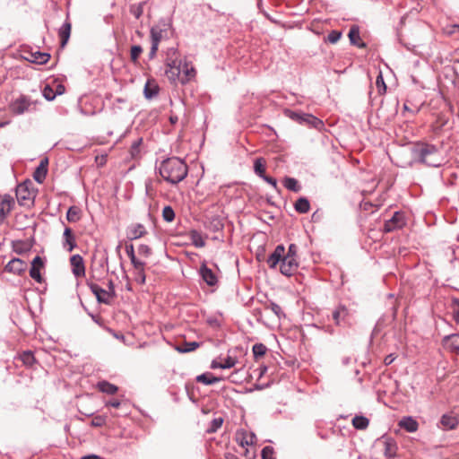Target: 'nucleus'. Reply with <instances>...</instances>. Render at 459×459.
<instances>
[{
  "label": "nucleus",
  "instance_id": "nucleus-1",
  "mask_svg": "<svg viewBox=\"0 0 459 459\" xmlns=\"http://www.w3.org/2000/svg\"><path fill=\"white\" fill-rule=\"evenodd\" d=\"M187 165L176 157L163 160L159 166L160 177L167 182L176 185L181 182L187 175Z\"/></svg>",
  "mask_w": 459,
  "mask_h": 459
},
{
  "label": "nucleus",
  "instance_id": "nucleus-2",
  "mask_svg": "<svg viewBox=\"0 0 459 459\" xmlns=\"http://www.w3.org/2000/svg\"><path fill=\"white\" fill-rule=\"evenodd\" d=\"M267 264L271 269H276L280 265V272L286 276L293 275L299 268V258L285 255L283 245H278L269 255Z\"/></svg>",
  "mask_w": 459,
  "mask_h": 459
},
{
  "label": "nucleus",
  "instance_id": "nucleus-3",
  "mask_svg": "<svg viewBox=\"0 0 459 459\" xmlns=\"http://www.w3.org/2000/svg\"><path fill=\"white\" fill-rule=\"evenodd\" d=\"M165 74L171 82H176L180 77L181 60L179 54L174 48H169L165 59Z\"/></svg>",
  "mask_w": 459,
  "mask_h": 459
},
{
  "label": "nucleus",
  "instance_id": "nucleus-4",
  "mask_svg": "<svg viewBox=\"0 0 459 459\" xmlns=\"http://www.w3.org/2000/svg\"><path fill=\"white\" fill-rule=\"evenodd\" d=\"M437 152V148L434 145L427 143H418L412 150L414 159L429 166L438 165L434 159Z\"/></svg>",
  "mask_w": 459,
  "mask_h": 459
},
{
  "label": "nucleus",
  "instance_id": "nucleus-5",
  "mask_svg": "<svg viewBox=\"0 0 459 459\" xmlns=\"http://www.w3.org/2000/svg\"><path fill=\"white\" fill-rule=\"evenodd\" d=\"M108 289L105 290L95 283H91L90 285V289L96 296L98 301L104 304H110L116 297L114 283L112 281H108Z\"/></svg>",
  "mask_w": 459,
  "mask_h": 459
},
{
  "label": "nucleus",
  "instance_id": "nucleus-6",
  "mask_svg": "<svg viewBox=\"0 0 459 459\" xmlns=\"http://www.w3.org/2000/svg\"><path fill=\"white\" fill-rule=\"evenodd\" d=\"M34 105H36V102L32 101L30 97L20 95L10 102L8 109L13 115H22L26 111H30L31 106Z\"/></svg>",
  "mask_w": 459,
  "mask_h": 459
},
{
  "label": "nucleus",
  "instance_id": "nucleus-7",
  "mask_svg": "<svg viewBox=\"0 0 459 459\" xmlns=\"http://www.w3.org/2000/svg\"><path fill=\"white\" fill-rule=\"evenodd\" d=\"M31 182H24L18 185L16 188V198L21 205H30L36 196Z\"/></svg>",
  "mask_w": 459,
  "mask_h": 459
},
{
  "label": "nucleus",
  "instance_id": "nucleus-8",
  "mask_svg": "<svg viewBox=\"0 0 459 459\" xmlns=\"http://www.w3.org/2000/svg\"><path fill=\"white\" fill-rule=\"evenodd\" d=\"M286 113L290 118L299 122V124L308 125L315 128H317L320 126H322V121L317 117H314L313 115L298 113L290 110H288Z\"/></svg>",
  "mask_w": 459,
  "mask_h": 459
},
{
  "label": "nucleus",
  "instance_id": "nucleus-9",
  "mask_svg": "<svg viewBox=\"0 0 459 459\" xmlns=\"http://www.w3.org/2000/svg\"><path fill=\"white\" fill-rule=\"evenodd\" d=\"M405 224L404 216L401 212H394V216L386 221L384 225V230L385 232H391L398 229H402Z\"/></svg>",
  "mask_w": 459,
  "mask_h": 459
},
{
  "label": "nucleus",
  "instance_id": "nucleus-10",
  "mask_svg": "<svg viewBox=\"0 0 459 459\" xmlns=\"http://www.w3.org/2000/svg\"><path fill=\"white\" fill-rule=\"evenodd\" d=\"M72 272L76 277L85 276V265L83 258L80 255H74L70 258Z\"/></svg>",
  "mask_w": 459,
  "mask_h": 459
},
{
  "label": "nucleus",
  "instance_id": "nucleus-11",
  "mask_svg": "<svg viewBox=\"0 0 459 459\" xmlns=\"http://www.w3.org/2000/svg\"><path fill=\"white\" fill-rule=\"evenodd\" d=\"M384 446V455L387 458H393L396 455V442L389 437H382L379 440Z\"/></svg>",
  "mask_w": 459,
  "mask_h": 459
},
{
  "label": "nucleus",
  "instance_id": "nucleus-12",
  "mask_svg": "<svg viewBox=\"0 0 459 459\" xmlns=\"http://www.w3.org/2000/svg\"><path fill=\"white\" fill-rule=\"evenodd\" d=\"M44 267L43 260L40 256L37 255L31 262V267L30 270V276L37 282L42 281V276L40 270Z\"/></svg>",
  "mask_w": 459,
  "mask_h": 459
},
{
  "label": "nucleus",
  "instance_id": "nucleus-13",
  "mask_svg": "<svg viewBox=\"0 0 459 459\" xmlns=\"http://www.w3.org/2000/svg\"><path fill=\"white\" fill-rule=\"evenodd\" d=\"M27 264L20 258L12 259L4 267V270L15 274H22L26 271Z\"/></svg>",
  "mask_w": 459,
  "mask_h": 459
},
{
  "label": "nucleus",
  "instance_id": "nucleus-14",
  "mask_svg": "<svg viewBox=\"0 0 459 459\" xmlns=\"http://www.w3.org/2000/svg\"><path fill=\"white\" fill-rule=\"evenodd\" d=\"M48 160L44 158L40 160L39 165L37 167L33 173V178L38 183L41 184L44 182L48 174Z\"/></svg>",
  "mask_w": 459,
  "mask_h": 459
},
{
  "label": "nucleus",
  "instance_id": "nucleus-15",
  "mask_svg": "<svg viewBox=\"0 0 459 459\" xmlns=\"http://www.w3.org/2000/svg\"><path fill=\"white\" fill-rule=\"evenodd\" d=\"M196 75V71L193 65L185 63L183 69L180 68V77L178 79L182 84H186L194 79Z\"/></svg>",
  "mask_w": 459,
  "mask_h": 459
},
{
  "label": "nucleus",
  "instance_id": "nucleus-16",
  "mask_svg": "<svg viewBox=\"0 0 459 459\" xmlns=\"http://www.w3.org/2000/svg\"><path fill=\"white\" fill-rule=\"evenodd\" d=\"M72 30V23L68 20V17L66 18L64 24L61 26V28L58 30V36L60 39V46L61 48H65L67 44Z\"/></svg>",
  "mask_w": 459,
  "mask_h": 459
},
{
  "label": "nucleus",
  "instance_id": "nucleus-17",
  "mask_svg": "<svg viewBox=\"0 0 459 459\" xmlns=\"http://www.w3.org/2000/svg\"><path fill=\"white\" fill-rule=\"evenodd\" d=\"M24 58L31 63L44 65L49 60L50 55L45 52L30 51L27 53Z\"/></svg>",
  "mask_w": 459,
  "mask_h": 459
},
{
  "label": "nucleus",
  "instance_id": "nucleus-18",
  "mask_svg": "<svg viewBox=\"0 0 459 459\" xmlns=\"http://www.w3.org/2000/svg\"><path fill=\"white\" fill-rule=\"evenodd\" d=\"M237 441L243 447L253 446L256 442V437L254 433L242 430L237 433Z\"/></svg>",
  "mask_w": 459,
  "mask_h": 459
},
{
  "label": "nucleus",
  "instance_id": "nucleus-19",
  "mask_svg": "<svg viewBox=\"0 0 459 459\" xmlns=\"http://www.w3.org/2000/svg\"><path fill=\"white\" fill-rule=\"evenodd\" d=\"M147 233L145 227L143 224H132L127 229V237L131 239H136L145 236Z\"/></svg>",
  "mask_w": 459,
  "mask_h": 459
},
{
  "label": "nucleus",
  "instance_id": "nucleus-20",
  "mask_svg": "<svg viewBox=\"0 0 459 459\" xmlns=\"http://www.w3.org/2000/svg\"><path fill=\"white\" fill-rule=\"evenodd\" d=\"M200 273L203 280L209 285L214 286L217 283V276L204 264L200 268Z\"/></svg>",
  "mask_w": 459,
  "mask_h": 459
},
{
  "label": "nucleus",
  "instance_id": "nucleus-21",
  "mask_svg": "<svg viewBox=\"0 0 459 459\" xmlns=\"http://www.w3.org/2000/svg\"><path fill=\"white\" fill-rule=\"evenodd\" d=\"M63 236L65 239L64 247L68 252H72L76 247L75 237L73 230L69 227H66Z\"/></svg>",
  "mask_w": 459,
  "mask_h": 459
},
{
  "label": "nucleus",
  "instance_id": "nucleus-22",
  "mask_svg": "<svg viewBox=\"0 0 459 459\" xmlns=\"http://www.w3.org/2000/svg\"><path fill=\"white\" fill-rule=\"evenodd\" d=\"M350 316L349 310L345 306H339L333 312V319L334 320L336 325H341L342 322H346Z\"/></svg>",
  "mask_w": 459,
  "mask_h": 459
},
{
  "label": "nucleus",
  "instance_id": "nucleus-23",
  "mask_svg": "<svg viewBox=\"0 0 459 459\" xmlns=\"http://www.w3.org/2000/svg\"><path fill=\"white\" fill-rule=\"evenodd\" d=\"M238 362L236 358L228 356L223 361L213 360L211 364L212 368H231Z\"/></svg>",
  "mask_w": 459,
  "mask_h": 459
},
{
  "label": "nucleus",
  "instance_id": "nucleus-24",
  "mask_svg": "<svg viewBox=\"0 0 459 459\" xmlns=\"http://www.w3.org/2000/svg\"><path fill=\"white\" fill-rule=\"evenodd\" d=\"M13 203L10 199H3L0 202V224L4 221L5 217L13 209Z\"/></svg>",
  "mask_w": 459,
  "mask_h": 459
},
{
  "label": "nucleus",
  "instance_id": "nucleus-25",
  "mask_svg": "<svg viewBox=\"0 0 459 459\" xmlns=\"http://www.w3.org/2000/svg\"><path fill=\"white\" fill-rule=\"evenodd\" d=\"M348 36L352 45L358 46L359 48L366 47V44L361 42L359 30L357 27H351Z\"/></svg>",
  "mask_w": 459,
  "mask_h": 459
},
{
  "label": "nucleus",
  "instance_id": "nucleus-26",
  "mask_svg": "<svg viewBox=\"0 0 459 459\" xmlns=\"http://www.w3.org/2000/svg\"><path fill=\"white\" fill-rule=\"evenodd\" d=\"M399 426L409 432H415L418 429V422L411 417L403 418Z\"/></svg>",
  "mask_w": 459,
  "mask_h": 459
},
{
  "label": "nucleus",
  "instance_id": "nucleus-27",
  "mask_svg": "<svg viewBox=\"0 0 459 459\" xmlns=\"http://www.w3.org/2000/svg\"><path fill=\"white\" fill-rule=\"evenodd\" d=\"M98 389L108 394H114L117 392L118 387L108 381H100L97 385Z\"/></svg>",
  "mask_w": 459,
  "mask_h": 459
},
{
  "label": "nucleus",
  "instance_id": "nucleus-28",
  "mask_svg": "<svg viewBox=\"0 0 459 459\" xmlns=\"http://www.w3.org/2000/svg\"><path fill=\"white\" fill-rule=\"evenodd\" d=\"M159 91V87L154 80H148L144 86V95L146 98L151 99L155 96Z\"/></svg>",
  "mask_w": 459,
  "mask_h": 459
},
{
  "label": "nucleus",
  "instance_id": "nucleus-29",
  "mask_svg": "<svg viewBox=\"0 0 459 459\" xmlns=\"http://www.w3.org/2000/svg\"><path fill=\"white\" fill-rule=\"evenodd\" d=\"M188 236H189V238H190L192 244L195 247H204L205 246V241H204L203 236L197 230L189 231Z\"/></svg>",
  "mask_w": 459,
  "mask_h": 459
},
{
  "label": "nucleus",
  "instance_id": "nucleus-30",
  "mask_svg": "<svg viewBox=\"0 0 459 459\" xmlns=\"http://www.w3.org/2000/svg\"><path fill=\"white\" fill-rule=\"evenodd\" d=\"M440 423L444 429H453L457 426L458 420L453 415H443Z\"/></svg>",
  "mask_w": 459,
  "mask_h": 459
},
{
  "label": "nucleus",
  "instance_id": "nucleus-31",
  "mask_svg": "<svg viewBox=\"0 0 459 459\" xmlns=\"http://www.w3.org/2000/svg\"><path fill=\"white\" fill-rule=\"evenodd\" d=\"M19 359L22 362L24 366L29 368H31L36 362V359L33 353L30 351H26L21 353L19 355Z\"/></svg>",
  "mask_w": 459,
  "mask_h": 459
},
{
  "label": "nucleus",
  "instance_id": "nucleus-32",
  "mask_svg": "<svg viewBox=\"0 0 459 459\" xmlns=\"http://www.w3.org/2000/svg\"><path fill=\"white\" fill-rule=\"evenodd\" d=\"M294 208L299 213H307L310 209V204L307 198L300 197L296 201Z\"/></svg>",
  "mask_w": 459,
  "mask_h": 459
},
{
  "label": "nucleus",
  "instance_id": "nucleus-33",
  "mask_svg": "<svg viewBox=\"0 0 459 459\" xmlns=\"http://www.w3.org/2000/svg\"><path fill=\"white\" fill-rule=\"evenodd\" d=\"M164 33H166V31L161 30L160 28L152 27L151 30L152 44L159 47V44L162 39Z\"/></svg>",
  "mask_w": 459,
  "mask_h": 459
},
{
  "label": "nucleus",
  "instance_id": "nucleus-34",
  "mask_svg": "<svg viewBox=\"0 0 459 459\" xmlns=\"http://www.w3.org/2000/svg\"><path fill=\"white\" fill-rule=\"evenodd\" d=\"M66 219L69 222H76L81 219V209L77 206H71L66 213Z\"/></svg>",
  "mask_w": 459,
  "mask_h": 459
},
{
  "label": "nucleus",
  "instance_id": "nucleus-35",
  "mask_svg": "<svg viewBox=\"0 0 459 459\" xmlns=\"http://www.w3.org/2000/svg\"><path fill=\"white\" fill-rule=\"evenodd\" d=\"M369 420L364 416H355L352 419V426L357 429H366L368 427Z\"/></svg>",
  "mask_w": 459,
  "mask_h": 459
},
{
  "label": "nucleus",
  "instance_id": "nucleus-36",
  "mask_svg": "<svg viewBox=\"0 0 459 459\" xmlns=\"http://www.w3.org/2000/svg\"><path fill=\"white\" fill-rule=\"evenodd\" d=\"M266 161L264 158H257L255 160L254 169L256 175L263 178L265 175Z\"/></svg>",
  "mask_w": 459,
  "mask_h": 459
},
{
  "label": "nucleus",
  "instance_id": "nucleus-37",
  "mask_svg": "<svg viewBox=\"0 0 459 459\" xmlns=\"http://www.w3.org/2000/svg\"><path fill=\"white\" fill-rule=\"evenodd\" d=\"M200 347V343L196 342H185L177 347L179 352H190Z\"/></svg>",
  "mask_w": 459,
  "mask_h": 459
},
{
  "label": "nucleus",
  "instance_id": "nucleus-38",
  "mask_svg": "<svg viewBox=\"0 0 459 459\" xmlns=\"http://www.w3.org/2000/svg\"><path fill=\"white\" fill-rule=\"evenodd\" d=\"M143 53V48L141 46L135 45L132 46L130 49V60L131 62L137 65H139V56Z\"/></svg>",
  "mask_w": 459,
  "mask_h": 459
},
{
  "label": "nucleus",
  "instance_id": "nucleus-39",
  "mask_svg": "<svg viewBox=\"0 0 459 459\" xmlns=\"http://www.w3.org/2000/svg\"><path fill=\"white\" fill-rule=\"evenodd\" d=\"M197 382L205 385H212L221 380V378L213 377L212 374H202L196 377Z\"/></svg>",
  "mask_w": 459,
  "mask_h": 459
},
{
  "label": "nucleus",
  "instance_id": "nucleus-40",
  "mask_svg": "<svg viewBox=\"0 0 459 459\" xmlns=\"http://www.w3.org/2000/svg\"><path fill=\"white\" fill-rule=\"evenodd\" d=\"M144 266V262L136 263V264L134 265V270L136 272V281H138L142 284L145 282Z\"/></svg>",
  "mask_w": 459,
  "mask_h": 459
},
{
  "label": "nucleus",
  "instance_id": "nucleus-41",
  "mask_svg": "<svg viewBox=\"0 0 459 459\" xmlns=\"http://www.w3.org/2000/svg\"><path fill=\"white\" fill-rule=\"evenodd\" d=\"M284 186L293 192H299L300 190V186L299 182L293 178H286L283 181Z\"/></svg>",
  "mask_w": 459,
  "mask_h": 459
},
{
  "label": "nucleus",
  "instance_id": "nucleus-42",
  "mask_svg": "<svg viewBox=\"0 0 459 459\" xmlns=\"http://www.w3.org/2000/svg\"><path fill=\"white\" fill-rule=\"evenodd\" d=\"M267 351V348L263 343H255L253 346V353L255 359L262 358Z\"/></svg>",
  "mask_w": 459,
  "mask_h": 459
},
{
  "label": "nucleus",
  "instance_id": "nucleus-43",
  "mask_svg": "<svg viewBox=\"0 0 459 459\" xmlns=\"http://www.w3.org/2000/svg\"><path fill=\"white\" fill-rule=\"evenodd\" d=\"M376 86L380 95H383L386 92V85L381 72H379L378 75L377 76Z\"/></svg>",
  "mask_w": 459,
  "mask_h": 459
},
{
  "label": "nucleus",
  "instance_id": "nucleus-44",
  "mask_svg": "<svg viewBox=\"0 0 459 459\" xmlns=\"http://www.w3.org/2000/svg\"><path fill=\"white\" fill-rule=\"evenodd\" d=\"M222 423H223V419L221 417L213 419L210 423V427L208 428L207 432L208 433L216 432L222 426Z\"/></svg>",
  "mask_w": 459,
  "mask_h": 459
},
{
  "label": "nucleus",
  "instance_id": "nucleus-45",
  "mask_svg": "<svg viewBox=\"0 0 459 459\" xmlns=\"http://www.w3.org/2000/svg\"><path fill=\"white\" fill-rule=\"evenodd\" d=\"M162 218L168 222H171L175 219V212L170 206H165L163 208Z\"/></svg>",
  "mask_w": 459,
  "mask_h": 459
},
{
  "label": "nucleus",
  "instance_id": "nucleus-46",
  "mask_svg": "<svg viewBox=\"0 0 459 459\" xmlns=\"http://www.w3.org/2000/svg\"><path fill=\"white\" fill-rule=\"evenodd\" d=\"M451 309L455 321L459 324V299H453Z\"/></svg>",
  "mask_w": 459,
  "mask_h": 459
},
{
  "label": "nucleus",
  "instance_id": "nucleus-47",
  "mask_svg": "<svg viewBox=\"0 0 459 459\" xmlns=\"http://www.w3.org/2000/svg\"><path fill=\"white\" fill-rule=\"evenodd\" d=\"M262 459H275L274 451L272 446H264L261 453Z\"/></svg>",
  "mask_w": 459,
  "mask_h": 459
},
{
  "label": "nucleus",
  "instance_id": "nucleus-48",
  "mask_svg": "<svg viewBox=\"0 0 459 459\" xmlns=\"http://www.w3.org/2000/svg\"><path fill=\"white\" fill-rule=\"evenodd\" d=\"M342 37V33L338 30H332L327 38H326V41H328L329 43L331 44H335L339 41V39H341Z\"/></svg>",
  "mask_w": 459,
  "mask_h": 459
},
{
  "label": "nucleus",
  "instance_id": "nucleus-49",
  "mask_svg": "<svg viewBox=\"0 0 459 459\" xmlns=\"http://www.w3.org/2000/svg\"><path fill=\"white\" fill-rule=\"evenodd\" d=\"M56 93L49 85H46L43 89V96L48 100H53Z\"/></svg>",
  "mask_w": 459,
  "mask_h": 459
},
{
  "label": "nucleus",
  "instance_id": "nucleus-50",
  "mask_svg": "<svg viewBox=\"0 0 459 459\" xmlns=\"http://www.w3.org/2000/svg\"><path fill=\"white\" fill-rule=\"evenodd\" d=\"M126 254L128 255V257L130 258L131 260V263L133 264V265H135L136 263H141L142 261L138 260L134 255V246L133 245H130V246H126Z\"/></svg>",
  "mask_w": 459,
  "mask_h": 459
},
{
  "label": "nucleus",
  "instance_id": "nucleus-51",
  "mask_svg": "<svg viewBox=\"0 0 459 459\" xmlns=\"http://www.w3.org/2000/svg\"><path fill=\"white\" fill-rule=\"evenodd\" d=\"M13 250L17 254H22L29 250V247L22 241L13 244Z\"/></svg>",
  "mask_w": 459,
  "mask_h": 459
},
{
  "label": "nucleus",
  "instance_id": "nucleus-52",
  "mask_svg": "<svg viewBox=\"0 0 459 459\" xmlns=\"http://www.w3.org/2000/svg\"><path fill=\"white\" fill-rule=\"evenodd\" d=\"M138 253H139L140 255H142L143 257H149L151 255V254H152V249L147 245H141L138 247Z\"/></svg>",
  "mask_w": 459,
  "mask_h": 459
},
{
  "label": "nucleus",
  "instance_id": "nucleus-53",
  "mask_svg": "<svg viewBox=\"0 0 459 459\" xmlns=\"http://www.w3.org/2000/svg\"><path fill=\"white\" fill-rule=\"evenodd\" d=\"M445 344L450 349L452 352H458L459 351V345L455 344L452 342V337L448 336L445 339Z\"/></svg>",
  "mask_w": 459,
  "mask_h": 459
},
{
  "label": "nucleus",
  "instance_id": "nucleus-54",
  "mask_svg": "<svg viewBox=\"0 0 459 459\" xmlns=\"http://www.w3.org/2000/svg\"><path fill=\"white\" fill-rule=\"evenodd\" d=\"M106 418L104 416L99 415L95 416L91 420V426L93 427H101L105 425Z\"/></svg>",
  "mask_w": 459,
  "mask_h": 459
},
{
  "label": "nucleus",
  "instance_id": "nucleus-55",
  "mask_svg": "<svg viewBox=\"0 0 459 459\" xmlns=\"http://www.w3.org/2000/svg\"><path fill=\"white\" fill-rule=\"evenodd\" d=\"M298 246L296 244H290L288 248V252H285V255L291 257H298Z\"/></svg>",
  "mask_w": 459,
  "mask_h": 459
},
{
  "label": "nucleus",
  "instance_id": "nucleus-56",
  "mask_svg": "<svg viewBox=\"0 0 459 459\" xmlns=\"http://www.w3.org/2000/svg\"><path fill=\"white\" fill-rule=\"evenodd\" d=\"M262 178L269 183L274 189H278L277 180L274 178L264 175Z\"/></svg>",
  "mask_w": 459,
  "mask_h": 459
},
{
  "label": "nucleus",
  "instance_id": "nucleus-57",
  "mask_svg": "<svg viewBox=\"0 0 459 459\" xmlns=\"http://www.w3.org/2000/svg\"><path fill=\"white\" fill-rule=\"evenodd\" d=\"M269 307L271 308V310L278 316H280L281 313V307L275 304V303H271L269 305Z\"/></svg>",
  "mask_w": 459,
  "mask_h": 459
},
{
  "label": "nucleus",
  "instance_id": "nucleus-58",
  "mask_svg": "<svg viewBox=\"0 0 459 459\" xmlns=\"http://www.w3.org/2000/svg\"><path fill=\"white\" fill-rule=\"evenodd\" d=\"M396 359V356L394 354H389L387 356H385V358L384 359V363L385 365L388 366L390 364H392L394 359Z\"/></svg>",
  "mask_w": 459,
  "mask_h": 459
},
{
  "label": "nucleus",
  "instance_id": "nucleus-59",
  "mask_svg": "<svg viewBox=\"0 0 459 459\" xmlns=\"http://www.w3.org/2000/svg\"><path fill=\"white\" fill-rule=\"evenodd\" d=\"M120 405H121V403L118 400H113V401L106 403V406H111L114 408H119Z\"/></svg>",
  "mask_w": 459,
  "mask_h": 459
},
{
  "label": "nucleus",
  "instance_id": "nucleus-60",
  "mask_svg": "<svg viewBox=\"0 0 459 459\" xmlns=\"http://www.w3.org/2000/svg\"><path fill=\"white\" fill-rule=\"evenodd\" d=\"M157 51H158V46L152 44L151 50L149 53L150 58H153L156 56Z\"/></svg>",
  "mask_w": 459,
  "mask_h": 459
},
{
  "label": "nucleus",
  "instance_id": "nucleus-61",
  "mask_svg": "<svg viewBox=\"0 0 459 459\" xmlns=\"http://www.w3.org/2000/svg\"><path fill=\"white\" fill-rule=\"evenodd\" d=\"M65 92V86L62 84H57L56 89V95H61Z\"/></svg>",
  "mask_w": 459,
  "mask_h": 459
},
{
  "label": "nucleus",
  "instance_id": "nucleus-62",
  "mask_svg": "<svg viewBox=\"0 0 459 459\" xmlns=\"http://www.w3.org/2000/svg\"><path fill=\"white\" fill-rule=\"evenodd\" d=\"M82 459H103V458L99 455H85Z\"/></svg>",
  "mask_w": 459,
  "mask_h": 459
},
{
  "label": "nucleus",
  "instance_id": "nucleus-63",
  "mask_svg": "<svg viewBox=\"0 0 459 459\" xmlns=\"http://www.w3.org/2000/svg\"><path fill=\"white\" fill-rule=\"evenodd\" d=\"M227 459H239V458H238L234 455H229V456H227Z\"/></svg>",
  "mask_w": 459,
  "mask_h": 459
},
{
  "label": "nucleus",
  "instance_id": "nucleus-64",
  "mask_svg": "<svg viewBox=\"0 0 459 459\" xmlns=\"http://www.w3.org/2000/svg\"><path fill=\"white\" fill-rule=\"evenodd\" d=\"M177 120H178V118H177V117H170V122H171L172 124L176 123V122H177Z\"/></svg>",
  "mask_w": 459,
  "mask_h": 459
}]
</instances>
